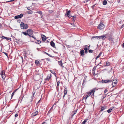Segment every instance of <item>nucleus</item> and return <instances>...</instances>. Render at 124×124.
I'll return each instance as SVG.
<instances>
[{
  "label": "nucleus",
  "instance_id": "1",
  "mask_svg": "<svg viewBox=\"0 0 124 124\" xmlns=\"http://www.w3.org/2000/svg\"><path fill=\"white\" fill-rule=\"evenodd\" d=\"M28 25L26 24H24L23 22L21 23L20 27L22 29H25L28 28Z\"/></svg>",
  "mask_w": 124,
  "mask_h": 124
},
{
  "label": "nucleus",
  "instance_id": "32",
  "mask_svg": "<svg viewBox=\"0 0 124 124\" xmlns=\"http://www.w3.org/2000/svg\"><path fill=\"white\" fill-rule=\"evenodd\" d=\"M101 55V52H100V53L99 54V55L96 57V58H95L96 59V60Z\"/></svg>",
  "mask_w": 124,
  "mask_h": 124
},
{
  "label": "nucleus",
  "instance_id": "24",
  "mask_svg": "<svg viewBox=\"0 0 124 124\" xmlns=\"http://www.w3.org/2000/svg\"><path fill=\"white\" fill-rule=\"evenodd\" d=\"M96 69V67H94L93 69V73L94 74L95 73V70Z\"/></svg>",
  "mask_w": 124,
  "mask_h": 124
},
{
  "label": "nucleus",
  "instance_id": "46",
  "mask_svg": "<svg viewBox=\"0 0 124 124\" xmlns=\"http://www.w3.org/2000/svg\"><path fill=\"white\" fill-rule=\"evenodd\" d=\"M7 39L8 40H11V38H7Z\"/></svg>",
  "mask_w": 124,
  "mask_h": 124
},
{
  "label": "nucleus",
  "instance_id": "64",
  "mask_svg": "<svg viewBox=\"0 0 124 124\" xmlns=\"http://www.w3.org/2000/svg\"><path fill=\"white\" fill-rule=\"evenodd\" d=\"M91 97L92 99H93V98L92 97Z\"/></svg>",
  "mask_w": 124,
  "mask_h": 124
},
{
  "label": "nucleus",
  "instance_id": "40",
  "mask_svg": "<svg viewBox=\"0 0 124 124\" xmlns=\"http://www.w3.org/2000/svg\"><path fill=\"white\" fill-rule=\"evenodd\" d=\"M107 92H108V90H107V89H105V90L104 91V94H106V93H107Z\"/></svg>",
  "mask_w": 124,
  "mask_h": 124
},
{
  "label": "nucleus",
  "instance_id": "18",
  "mask_svg": "<svg viewBox=\"0 0 124 124\" xmlns=\"http://www.w3.org/2000/svg\"><path fill=\"white\" fill-rule=\"evenodd\" d=\"M36 64L37 65H39V64L40 63L39 61H38V60H36L35 62Z\"/></svg>",
  "mask_w": 124,
  "mask_h": 124
},
{
  "label": "nucleus",
  "instance_id": "56",
  "mask_svg": "<svg viewBox=\"0 0 124 124\" xmlns=\"http://www.w3.org/2000/svg\"><path fill=\"white\" fill-rule=\"evenodd\" d=\"M16 91V90H15V91H14L13 92V93H15V92Z\"/></svg>",
  "mask_w": 124,
  "mask_h": 124
},
{
  "label": "nucleus",
  "instance_id": "2",
  "mask_svg": "<svg viewBox=\"0 0 124 124\" xmlns=\"http://www.w3.org/2000/svg\"><path fill=\"white\" fill-rule=\"evenodd\" d=\"M97 89H96V88H93L91 91H90L89 92H88L87 93V94L88 95H94V92L96 90H97Z\"/></svg>",
  "mask_w": 124,
  "mask_h": 124
},
{
  "label": "nucleus",
  "instance_id": "4",
  "mask_svg": "<svg viewBox=\"0 0 124 124\" xmlns=\"http://www.w3.org/2000/svg\"><path fill=\"white\" fill-rule=\"evenodd\" d=\"M23 14H21L19 15H17L15 16L14 18L16 19H17L21 18L23 16Z\"/></svg>",
  "mask_w": 124,
  "mask_h": 124
},
{
  "label": "nucleus",
  "instance_id": "11",
  "mask_svg": "<svg viewBox=\"0 0 124 124\" xmlns=\"http://www.w3.org/2000/svg\"><path fill=\"white\" fill-rule=\"evenodd\" d=\"M38 111H36L31 114V116H35L38 114Z\"/></svg>",
  "mask_w": 124,
  "mask_h": 124
},
{
  "label": "nucleus",
  "instance_id": "22",
  "mask_svg": "<svg viewBox=\"0 0 124 124\" xmlns=\"http://www.w3.org/2000/svg\"><path fill=\"white\" fill-rule=\"evenodd\" d=\"M71 17H73V19H72V21H75L76 20V16H71Z\"/></svg>",
  "mask_w": 124,
  "mask_h": 124
},
{
  "label": "nucleus",
  "instance_id": "28",
  "mask_svg": "<svg viewBox=\"0 0 124 124\" xmlns=\"http://www.w3.org/2000/svg\"><path fill=\"white\" fill-rule=\"evenodd\" d=\"M88 49L87 47H86L84 48V50H85V53L86 54H87L88 52V51H87Z\"/></svg>",
  "mask_w": 124,
  "mask_h": 124
},
{
  "label": "nucleus",
  "instance_id": "16",
  "mask_svg": "<svg viewBox=\"0 0 124 124\" xmlns=\"http://www.w3.org/2000/svg\"><path fill=\"white\" fill-rule=\"evenodd\" d=\"M29 37H32V38H33L35 40H36V38L34 36V35L33 34H32V35H30V36L29 35Z\"/></svg>",
  "mask_w": 124,
  "mask_h": 124
},
{
  "label": "nucleus",
  "instance_id": "7",
  "mask_svg": "<svg viewBox=\"0 0 124 124\" xmlns=\"http://www.w3.org/2000/svg\"><path fill=\"white\" fill-rule=\"evenodd\" d=\"M117 81L116 80H114L113 81L112 84L113 85L112 87H114L116 85L117 83Z\"/></svg>",
  "mask_w": 124,
  "mask_h": 124
},
{
  "label": "nucleus",
  "instance_id": "52",
  "mask_svg": "<svg viewBox=\"0 0 124 124\" xmlns=\"http://www.w3.org/2000/svg\"><path fill=\"white\" fill-rule=\"evenodd\" d=\"M53 106H52V107H51V108L50 109H51V110H52V109H53Z\"/></svg>",
  "mask_w": 124,
  "mask_h": 124
},
{
  "label": "nucleus",
  "instance_id": "59",
  "mask_svg": "<svg viewBox=\"0 0 124 124\" xmlns=\"http://www.w3.org/2000/svg\"><path fill=\"white\" fill-rule=\"evenodd\" d=\"M2 26L1 25V24H0V28Z\"/></svg>",
  "mask_w": 124,
  "mask_h": 124
},
{
  "label": "nucleus",
  "instance_id": "30",
  "mask_svg": "<svg viewBox=\"0 0 124 124\" xmlns=\"http://www.w3.org/2000/svg\"><path fill=\"white\" fill-rule=\"evenodd\" d=\"M77 110H76V111H73L72 113V116H73L76 113Z\"/></svg>",
  "mask_w": 124,
  "mask_h": 124
},
{
  "label": "nucleus",
  "instance_id": "44",
  "mask_svg": "<svg viewBox=\"0 0 124 124\" xmlns=\"http://www.w3.org/2000/svg\"><path fill=\"white\" fill-rule=\"evenodd\" d=\"M4 53L6 56H7V57H8V54L6 52H4Z\"/></svg>",
  "mask_w": 124,
  "mask_h": 124
},
{
  "label": "nucleus",
  "instance_id": "48",
  "mask_svg": "<svg viewBox=\"0 0 124 124\" xmlns=\"http://www.w3.org/2000/svg\"><path fill=\"white\" fill-rule=\"evenodd\" d=\"M52 110H51L50 109L48 111V113H51V112L52 111Z\"/></svg>",
  "mask_w": 124,
  "mask_h": 124
},
{
  "label": "nucleus",
  "instance_id": "50",
  "mask_svg": "<svg viewBox=\"0 0 124 124\" xmlns=\"http://www.w3.org/2000/svg\"><path fill=\"white\" fill-rule=\"evenodd\" d=\"M105 108L102 107V108H101V111L103 110Z\"/></svg>",
  "mask_w": 124,
  "mask_h": 124
},
{
  "label": "nucleus",
  "instance_id": "41",
  "mask_svg": "<svg viewBox=\"0 0 124 124\" xmlns=\"http://www.w3.org/2000/svg\"><path fill=\"white\" fill-rule=\"evenodd\" d=\"M2 38L3 39H7V37H6L3 36H2Z\"/></svg>",
  "mask_w": 124,
  "mask_h": 124
},
{
  "label": "nucleus",
  "instance_id": "39",
  "mask_svg": "<svg viewBox=\"0 0 124 124\" xmlns=\"http://www.w3.org/2000/svg\"><path fill=\"white\" fill-rule=\"evenodd\" d=\"M86 122V120L85 119V120L82 123V124H85V123Z\"/></svg>",
  "mask_w": 124,
  "mask_h": 124
},
{
  "label": "nucleus",
  "instance_id": "31",
  "mask_svg": "<svg viewBox=\"0 0 124 124\" xmlns=\"http://www.w3.org/2000/svg\"><path fill=\"white\" fill-rule=\"evenodd\" d=\"M60 81H58L57 82V88H59V84H60Z\"/></svg>",
  "mask_w": 124,
  "mask_h": 124
},
{
  "label": "nucleus",
  "instance_id": "14",
  "mask_svg": "<svg viewBox=\"0 0 124 124\" xmlns=\"http://www.w3.org/2000/svg\"><path fill=\"white\" fill-rule=\"evenodd\" d=\"M50 44L51 46L54 47H55V46L54 43L52 41H51L50 42Z\"/></svg>",
  "mask_w": 124,
  "mask_h": 124
},
{
  "label": "nucleus",
  "instance_id": "6",
  "mask_svg": "<svg viewBox=\"0 0 124 124\" xmlns=\"http://www.w3.org/2000/svg\"><path fill=\"white\" fill-rule=\"evenodd\" d=\"M67 87H66L65 86L64 87V91L63 92H64V95L63 96V98H64L65 96L67 94Z\"/></svg>",
  "mask_w": 124,
  "mask_h": 124
},
{
  "label": "nucleus",
  "instance_id": "55",
  "mask_svg": "<svg viewBox=\"0 0 124 124\" xmlns=\"http://www.w3.org/2000/svg\"><path fill=\"white\" fill-rule=\"evenodd\" d=\"M53 12L52 11V10H51V11H49V12L50 13H51V12Z\"/></svg>",
  "mask_w": 124,
  "mask_h": 124
},
{
  "label": "nucleus",
  "instance_id": "3",
  "mask_svg": "<svg viewBox=\"0 0 124 124\" xmlns=\"http://www.w3.org/2000/svg\"><path fill=\"white\" fill-rule=\"evenodd\" d=\"M26 32L28 34V36H29V35H32L33 34V31L31 29H28L26 31Z\"/></svg>",
  "mask_w": 124,
  "mask_h": 124
},
{
  "label": "nucleus",
  "instance_id": "17",
  "mask_svg": "<svg viewBox=\"0 0 124 124\" xmlns=\"http://www.w3.org/2000/svg\"><path fill=\"white\" fill-rule=\"evenodd\" d=\"M92 38H96V39H98V38H99V39H100L101 38V36H94L92 37Z\"/></svg>",
  "mask_w": 124,
  "mask_h": 124
},
{
  "label": "nucleus",
  "instance_id": "20",
  "mask_svg": "<svg viewBox=\"0 0 124 124\" xmlns=\"http://www.w3.org/2000/svg\"><path fill=\"white\" fill-rule=\"evenodd\" d=\"M106 35H104L101 36V39H104L106 38Z\"/></svg>",
  "mask_w": 124,
  "mask_h": 124
},
{
  "label": "nucleus",
  "instance_id": "53",
  "mask_svg": "<svg viewBox=\"0 0 124 124\" xmlns=\"http://www.w3.org/2000/svg\"><path fill=\"white\" fill-rule=\"evenodd\" d=\"M122 46L123 47H124V43H123V44Z\"/></svg>",
  "mask_w": 124,
  "mask_h": 124
},
{
  "label": "nucleus",
  "instance_id": "8",
  "mask_svg": "<svg viewBox=\"0 0 124 124\" xmlns=\"http://www.w3.org/2000/svg\"><path fill=\"white\" fill-rule=\"evenodd\" d=\"M1 74L2 78L4 80L6 76L5 74L4 71L3 70L2 71Z\"/></svg>",
  "mask_w": 124,
  "mask_h": 124
},
{
  "label": "nucleus",
  "instance_id": "10",
  "mask_svg": "<svg viewBox=\"0 0 124 124\" xmlns=\"http://www.w3.org/2000/svg\"><path fill=\"white\" fill-rule=\"evenodd\" d=\"M62 62V60H61L59 61H58V64L59 65L61 66L62 68H63L64 67V66L63 65Z\"/></svg>",
  "mask_w": 124,
  "mask_h": 124
},
{
  "label": "nucleus",
  "instance_id": "13",
  "mask_svg": "<svg viewBox=\"0 0 124 124\" xmlns=\"http://www.w3.org/2000/svg\"><path fill=\"white\" fill-rule=\"evenodd\" d=\"M84 52H85L84 50H81L80 52V55L82 56L84 55Z\"/></svg>",
  "mask_w": 124,
  "mask_h": 124
},
{
  "label": "nucleus",
  "instance_id": "45",
  "mask_svg": "<svg viewBox=\"0 0 124 124\" xmlns=\"http://www.w3.org/2000/svg\"><path fill=\"white\" fill-rule=\"evenodd\" d=\"M14 93H12V94H11V99L12 98V97H13V95H14Z\"/></svg>",
  "mask_w": 124,
  "mask_h": 124
},
{
  "label": "nucleus",
  "instance_id": "58",
  "mask_svg": "<svg viewBox=\"0 0 124 124\" xmlns=\"http://www.w3.org/2000/svg\"><path fill=\"white\" fill-rule=\"evenodd\" d=\"M16 91V90H15V91H14L13 92V93H15V92Z\"/></svg>",
  "mask_w": 124,
  "mask_h": 124
},
{
  "label": "nucleus",
  "instance_id": "34",
  "mask_svg": "<svg viewBox=\"0 0 124 124\" xmlns=\"http://www.w3.org/2000/svg\"><path fill=\"white\" fill-rule=\"evenodd\" d=\"M49 77V76L48 75L47 78L45 79V80H48L50 79V78Z\"/></svg>",
  "mask_w": 124,
  "mask_h": 124
},
{
  "label": "nucleus",
  "instance_id": "54",
  "mask_svg": "<svg viewBox=\"0 0 124 124\" xmlns=\"http://www.w3.org/2000/svg\"><path fill=\"white\" fill-rule=\"evenodd\" d=\"M90 46L89 45L88 46V49H89V47Z\"/></svg>",
  "mask_w": 124,
  "mask_h": 124
},
{
  "label": "nucleus",
  "instance_id": "12",
  "mask_svg": "<svg viewBox=\"0 0 124 124\" xmlns=\"http://www.w3.org/2000/svg\"><path fill=\"white\" fill-rule=\"evenodd\" d=\"M109 82H111V81H110L109 80H103L102 81V83H106Z\"/></svg>",
  "mask_w": 124,
  "mask_h": 124
},
{
  "label": "nucleus",
  "instance_id": "21",
  "mask_svg": "<svg viewBox=\"0 0 124 124\" xmlns=\"http://www.w3.org/2000/svg\"><path fill=\"white\" fill-rule=\"evenodd\" d=\"M107 3V1L106 0H104L102 2L103 4L104 5H106Z\"/></svg>",
  "mask_w": 124,
  "mask_h": 124
},
{
  "label": "nucleus",
  "instance_id": "15",
  "mask_svg": "<svg viewBox=\"0 0 124 124\" xmlns=\"http://www.w3.org/2000/svg\"><path fill=\"white\" fill-rule=\"evenodd\" d=\"M91 97L90 96V95H86L85 97H83V100H85V101L86 100V99L88 97Z\"/></svg>",
  "mask_w": 124,
  "mask_h": 124
},
{
  "label": "nucleus",
  "instance_id": "62",
  "mask_svg": "<svg viewBox=\"0 0 124 124\" xmlns=\"http://www.w3.org/2000/svg\"><path fill=\"white\" fill-rule=\"evenodd\" d=\"M109 40H111L112 39H110V38H109Z\"/></svg>",
  "mask_w": 124,
  "mask_h": 124
},
{
  "label": "nucleus",
  "instance_id": "27",
  "mask_svg": "<svg viewBox=\"0 0 124 124\" xmlns=\"http://www.w3.org/2000/svg\"><path fill=\"white\" fill-rule=\"evenodd\" d=\"M50 71L51 72L53 73V74H54V75L55 76H56V74L55 73V71H52V70H50Z\"/></svg>",
  "mask_w": 124,
  "mask_h": 124
},
{
  "label": "nucleus",
  "instance_id": "33",
  "mask_svg": "<svg viewBox=\"0 0 124 124\" xmlns=\"http://www.w3.org/2000/svg\"><path fill=\"white\" fill-rule=\"evenodd\" d=\"M44 53H45L46 54H47V55H48L50 57H52V56H51V55H50V54H48V53H46V52H44Z\"/></svg>",
  "mask_w": 124,
  "mask_h": 124
},
{
  "label": "nucleus",
  "instance_id": "5",
  "mask_svg": "<svg viewBox=\"0 0 124 124\" xmlns=\"http://www.w3.org/2000/svg\"><path fill=\"white\" fill-rule=\"evenodd\" d=\"M70 12H71L70 10L68 11L67 10V12L65 14V15L66 16H68L69 18L71 16L70 15Z\"/></svg>",
  "mask_w": 124,
  "mask_h": 124
},
{
  "label": "nucleus",
  "instance_id": "60",
  "mask_svg": "<svg viewBox=\"0 0 124 124\" xmlns=\"http://www.w3.org/2000/svg\"><path fill=\"white\" fill-rule=\"evenodd\" d=\"M51 75H50V77H50V78H51Z\"/></svg>",
  "mask_w": 124,
  "mask_h": 124
},
{
  "label": "nucleus",
  "instance_id": "42",
  "mask_svg": "<svg viewBox=\"0 0 124 124\" xmlns=\"http://www.w3.org/2000/svg\"><path fill=\"white\" fill-rule=\"evenodd\" d=\"M93 51L92 50H89V53H92L93 52Z\"/></svg>",
  "mask_w": 124,
  "mask_h": 124
},
{
  "label": "nucleus",
  "instance_id": "43",
  "mask_svg": "<svg viewBox=\"0 0 124 124\" xmlns=\"http://www.w3.org/2000/svg\"><path fill=\"white\" fill-rule=\"evenodd\" d=\"M95 6V5H93V6H92L91 7L92 8L93 10L94 9V7Z\"/></svg>",
  "mask_w": 124,
  "mask_h": 124
},
{
  "label": "nucleus",
  "instance_id": "26",
  "mask_svg": "<svg viewBox=\"0 0 124 124\" xmlns=\"http://www.w3.org/2000/svg\"><path fill=\"white\" fill-rule=\"evenodd\" d=\"M22 33L25 36L28 35V34L26 32V31L25 32H23Z\"/></svg>",
  "mask_w": 124,
  "mask_h": 124
},
{
  "label": "nucleus",
  "instance_id": "49",
  "mask_svg": "<svg viewBox=\"0 0 124 124\" xmlns=\"http://www.w3.org/2000/svg\"><path fill=\"white\" fill-rule=\"evenodd\" d=\"M71 25H73L75 27V25L73 23H71Z\"/></svg>",
  "mask_w": 124,
  "mask_h": 124
},
{
  "label": "nucleus",
  "instance_id": "63",
  "mask_svg": "<svg viewBox=\"0 0 124 124\" xmlns=\"http://www.w3.org/2000/svg\"><path fill=\"white\" fill-rule=\"evenodd\" d=\"M27 8V9H28V10H29V9L28 8Z\"/></svg>",
  "mask_w": 124,
  "mask_h": 124
},
{
  "label": "nucleus",
  "instance_id": "9",
  "mask_svg": "<svg viewBox=\"0 0 124 124\" xmlns=\"http://www.w3.org/2000/svg\"><path fill=\"white\" fill-rule=\"evenodd\" d=\"M42 41H45L46 39V37L44 35H42L41 36Z\"/></svg>",
  "mask_w": 124,
  "mask_h": 124
},
{
  "label": "nucleus",
  "instance_id": "19",
  "mask_svg": "<svg viewBox=\"0 0 124 124\" xmlns=\"http://www.w3.org/2000/svg\"><path fill=\"white\" fill-rule=\"evenodd\" d=\"M35 43L37 44H39L41 43V41L40 40H37Z\"/></svg>",
  "mask_w": 124,
  "mask_h": 124
},
{
  "label": "nucleus",
  "instance_id": "37",
  "mask_svg": "<svg viewBox=\"0 0 124 124\" xmlns=\"http://www.w3.org/2000/svg\"><path fill=\"white\" fill-rule=\"evenodd\" d=\"M112 109H113V108H110V109H109L107 111L108 112V113H110V112H111V110Z\"/></svg>",
  "mask_w": 124,
  "mask_h": 124
},
{
  "label": "nucleus",
  "instance_id": "38",
  "mask_svg": "<svg viewBox=\"0 0 124 124\" xmlns=\"http://www.w3.org/2000/svg\"><path fill=\"white\" fill-rule=\"evenodd\" d=\"M35 93H36L35 92H34L33 93V94L31 98H32V100H33V97L34 96V95L35 94Z\"/></svg>",
  "mask_w": 124,
  "mask_h": 124
},
{
  "label": "nucleus",
  "instance_id": "57",
  "mask_svg": "<svg viewBox=\"0 0 124 124\" xmlns=\"http://www.w3.org/2000/svg\"><path fill=\"white\" fill-rule=\"evenodd\" d=\"M16 91V90H15V91H14L13 92V93H15V92Z\"/></svg>",
  "mask_w": 124,
  "mask_h": 124
},
{
  "label": "nucleus",
  "instance_id": "35",
  "mask_svg": "<svg viewBox=\"0 0 124 124\" xmlns=\"http://www.w3.org/2000/svg\"><path fill=\"white\" fill-rule=\"evenodd\" d=\"M101 22L100 23V24H99L98 26V28L99 29H101Z\"/></svg>",
  "mask_w": 124,
  "mask_h": 124
},
{
  "label": "nucleus",
  "instance_id": "29",
  "mask_svg": "<svg viewBox=\"0 0 124 124\" xmlns=\"http://www.w3.org/2000/svg\"><path fill=\"white\" fill-rule=\"evenodd\" d=\"M33 13V12L31 10H29L27 12V13L29 14H32Z\"/></svg>",
  "mask_w": 124,
  "mask_h": 124
},
{
  "label": "nucleus",
  "instance_id": "25",
  "mask_svg": "<svg viewBox=\"0 0 124 124\" xmlns=\"http://www.w3.org/2000/svg\"><path fill=\"white\" fill-rule=\"evenodd\" d=\"M105 27V26L103 23H101V29H103Z\"/></svg>",
  "mask_w": 124,
  "mask_h": 124
},
{
  "label": "nucleus",
  "instance_id": "61",
  "mask_svg": "<svg viewBox=\"0 0 124 124\" xmlns=\"http://www.w3.org/2000/svg\"><path fill=\"white\" fill-rule=\"evenodd\" d=\"M51 75H50V77H50V78H51Z\"/></svg>",
  "mask_w": 124,
  "mask_h": 124
},
{
  "label": "nucleus",
  "instance_id": "47",
  "mask_svg": "<svg viewBox=\"0 0 124 124\" xmlns=\"http://www.w3.org/2000/svg\"><path fill=\"white\" fill-rule=\"evenodd\" d=\"M18 116V114L17 113H16L15 115V116L16 117L17 116Z\"/></svg>",
  "mask_w": 124,
  "mask_h": 124
},
{
  "label": "nucleus",
  "instance_id": "23",
  "mask_svg": "<svg viewBox=\"0 0 124 124\" xmlns=\"http://www.w3.org/2000/svg\"><path fill=\"white\" fill-rule=\"evenodd\" d=\"M37 13H39V14L41 15L40 16L41 17V18H42V12L41 11H37Z\"/></svg>",
  "mask_w": 124,
  "mask_h": 124
},
{
  "label": "nucleus",
  "instance_id": "36",
  "mask_svg": "<svg viewBox=\"0 0 124 124\" xmlns=\"http://www.w3.org/2000/svg\"><path fill=\"white\" fill-rule=\"evenodd\" d=\"M110 65L109 63V62H107L106 63V65L107 66H109Z\"/></svg>",
  "mask_w": 124,
  "mask_h": 124
},
{
  "label": "nucleus",
  "instance_id": "51",
  "mask_svg": "<svg viewBox=\"0 0 124 124\" xmlns=\"http://www.w3.org/2000/svg\"><path fill=\"white\" fill-rule=\"evenodd\" d=\"M41 99H40V100H39V101H38L37 103L38 104V103H40V100H41Z\"/></svg>",
  "mask_w": 124,
  "mask_h": 124
}]
</instances>
